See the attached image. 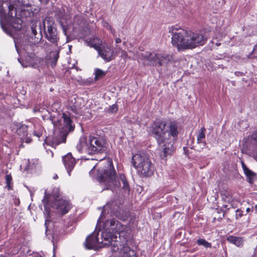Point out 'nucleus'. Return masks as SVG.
Listing matches in <instances>:
<instances>
[{
    "mask_svg": "<svg viewBox=\"0 0 257 257\" xmlns=\"http://www.w3.org/2000/svg\"><path fill=\"white\" fill-rule=\"evenodd\" d=\"M152 133L163 150L160 153V157L165 159L174 150L173 145L178 135V125L175 122L167 123L164 120H157L152 125Z\"/></svg>",
    "mask_w": 257,
    "mask_h": 257,
    "instance_id": "obj_1",
    "label": "nucleus"
},
{
    "mask_svg": "<svg viewBox=\"0 0 257 257\" xmlns=\"http://www.w3.org/2000/svg\"><path fill=\"white\" fill-rule=\"evenodd\" d=\"M168 32L172 35V45L179 51L202 46L206 41L202 35L188 31L177 26L169 27Z\"/></svg>",
    "mask_w": 257,
    "mask_h": 257,
    "instance_id": "obj_2",
    "label": "nucleus"
},
{
    "mask_svg": "<svg viewBox=\"0 0 257 257\" xmlns=\"http://www.w3.org/2000/svg\"><path fill=\"white\" fill-rule=\"evenodd\" d=\"M76 148L80 153L90 155L102 153L106 150V143L103 138L96 135H90L88 138L83 136L80 138Z\"/></svg>",
    "mask_w": 257,
    "mask_h": 257,
    "instance_id": "obj_3",
    "label": "nucleus"
},
{
    "mask_svg": "<svg viewBox=\"0 0 257 257\" xmlns=\"http://www.w3.org/2000/svg\"><path fill=\"white\" fill-rule=\"evenodd\" d=\"M97 236L98 233L94 231L86 238L84 245L87 249H96L104 246L110 245L113 251L115 252L119 250L118 242L116 240H113L114 238H116L115 236H111L106 232H102L100 238H98Z\"/></svg>",
    "mask_w": 257,
    "mask_h": 257,
    "instance_id": "obj_4",
    "label": "nucleus"
},
{
    "mask_svg": "<svg viewBox=\"0 0 257 257\" xmlns=\"http://www.w3.org/2000/svg\"><path fill=\"white\" fill-rule=\"evenodd\" d=\"M107 166L104 170H101L98 176V180L100 183H104L106 185L111 187L117 186V183L121 185L122 184V188L125 190L129 191L130 187L128 183L123 174H120L116 180V172L114 169L111 161H108Z\"/></svg>",
    "mask_w": 257,
    "mask_h": 257,
    "instance_id": "obj_5",
    "label": "nucleus"
},
{
    "mask_svg": "<svg viewBox=\"0 0 257 257\" xmlns=\"http://www.w3.org/2000/svg\"><path fill=\"white\" fill-rule=\"evenodd\" d=\"M124 229H125L127 233L129 234L131 231L130 228L124 227L118 221L113 219L107 220L104 223L103 230L102 232H106L107 234H110L111 236H115L116 238H114L113 240H116L118 242V247L119 248V245L121 246L120 244L121 236H124L125 243L129 238L128 235H125Z\"/></svg>",
    "mask_w": 257,
    "mask_h": 257,
    "instance_id": "obj_6",
    "label": "nucleus"
},
{
    "mask_svg": "<svg viewBox=\"0 0 257 257\" xmlns=\"http://www.w3.org/2000/svg\"><path fill=\"white\" fill-rule=\"evenodd\" d=\"M132 162L139 173L143 176H150L154 173V166L149 157L144 153H138L133 156Z\"/></svg>",
    "mask_w": 257,
    "mask_h": 257,
    "instance_id": "obj_7",
    "label": "nucleus"
},
{
    "mask_svg": "<svg viewBox=\"0 0 257 257\" xmlns=\"http://www.w3.org/2000/svg\"><path fill=\"white\" fill-rule=\"evenodd\" d=\"M171 57L163 53L146 52L140 54L138 61H143L145 65L164 66L170 60Z\"/></svg>",
    "mask_w": 257,
    "mask_h": 257,
    "instance_id": "obj_8",
    "label": "nucleus"
},
{
    "mask_svg": "<svg viewBox=\"0 0 257 257\" xmlns=\"http://www.w3.org/2000/svg\"><path fill=\"white\" fill-rule=\"evenodd\" d=\"M46 28H45L46 38L51 43L57 45V43L59 40V38L54 22L47 20L46 21Z\"/></svg>",
    "mask_w": 257,
    "mask_h": 257,
    "instance_id": "obj_9",
    "label": "nucleus"
},
{
    "mask_svg": "<svg viewBox=\"0 0 257 257\" xmlns=\"http://www.w3.org/2000/svg\"><path fill=\"white\" fill-rule=\"evenodd\" d=\"M30 47L31 48V46H30ZM24 49L26 52L25 59L22 61L20 59H19L18 61L24 67H27L29 66L34 67L37 62H39V60L34 53L31 52L29 51V46H27L26 47H24Z\"/></svg>",
    "mask_w": 257,
    "mask_h": 257,
    "instance_id": "obj_10",
    "label": "nucleus"
},
{
    "mask_svg": "<svg viewBox=\"0 0 257 257\" xmlns=\"http://www.w3.org/2000/svg\"><path fill=\"white\" fill-rule=\"evenodd\" d=\"M52 207L56 209L58 213L64 215L68 212L71 205L68 201L60 198L52 202Z\"/></svg>",
    "mask_w": 257,
    "mask_h": 257,
    "instance_id": "obj_11",
    "label": "nucleus"
},
{
    "mask_svg": "<svg viewBox=\"0 0 257 257\" xmlns=\"http://www.w3.org/2000/svg\"><path fill=\"white\" fill-rule=\"evenodd\" d=\"M97 51L99 56L105 62H109L113 59V51L110 46L101 44Z\"/></svg>",
    "mask_w": 257,
    "mask_h": 257,
    "instance_id": "obj_12",
    "label": "nucleus"
},
{
    "mask_svg": "<svg viewBox=\"0 0 257 257\" xmlns=\"http://www.w3.org/2000/svg\"><path fill=\"white\" fill-rule=\"evenodd\" d=\"M6 5L8 7L9 12L8 14V17L14 19V22L12 24L13 27L17 30H20L22 28L21 24L22 20L18 18H14L17 15L16 10H14V6L13 5H9L8 3H6Z\"/></svg>",
    "mask_w": 257,
    "mask_h": 257,
    "instance_id": "obj_13",
    "label": "nucleus"
},
{
    "mask_svg": "<svg viewBox=\"0 0 257 257\" xmlns=\"http://www.w3.org/2000/svg\"><path fill=\"white\" fill-rule=\"evenodd\" d=\"M63 161L67 172L70 176V172L75 166L76 163L75 159L73 158L71 153H68L63 157Z\"/></svg>",
    "mask_w": 257,
    "mask_h": 257,
    "instance_id": "obj_14",
    "label": "nucleus"
},
{
    "mask_svg": "<svg viewBox=\"0 0 257 257\" xmlns=\"http://www.w3.org/2000/svg\"><path fill=\"white\" fill-rule=\"evenodd\" d=\"M39 32L36 30V26L33 25L31 27L32 35L29 39V42L32 44L36 45L40 42L42 38L40 27L38 28Z\"/></svg>",
    "mask_w": 257,
    "mask_h": 257,
    "instance_id": "obj_15",
    "label": "nucleus"
},
{
    "mask_svg": "<svg viewBox=\"0 0 257 257\" xmlns=\"http://www.w3.org/2000/svg\"><path fill=\"white\" fill-rule=\"evenodd\" d=\"M16 133L23 141H25L27 143L31 142V139L27 137L28 127L27 125L25 124H20V126L16 130Z\"/></svg>",
    "mask_w": 257,
    "mask_h": 257,
    "instance_id": "obj_16",
    "label": "nucleus"
},
{
    "mask_svg": "<svg viewBox=\"0 0 257 257\" xmlns=\"http://www.w3.org/2000/svg\"><path fill=\"white\" fill-rule=\"evenodd\" d=\"M114 204L115 203L114 202L108 203L103 207V209L101 213V214L99 219H98L96 227H97L98 224L100 223V222H101V220L104 217V214L106 212H107L108 213L110 212L111 214L116 215L115 211V205Z\"/></svg>",
    "mask_w": 257,
    "mask_h": 257,
    "instance_id": "obj_17",
    "label": "nucleus"
},
{
    "mask_svg": "<svg viewBox=\"0 0 257 257\" xmlns=\"http://www.w3.org/2000/svg\"><path fill=\"white\" fill-rule=\"evenodd\" d=\"M123 246L120 249L119 257H136V252L134 250L122 243Z\"/></svg>",
    "mask_w": 257,
    "mask_h": 257,
    "instance_id": "obj_18",
    "label": "nucleus"
},
{
    "mask_svg": "<svg viewBox=\"0 0 257 257\" xmlns=\"http://www.w3.org/2000/svg\"><path fill=\"white\" fill-rule=\"evenodd\" d=\"M44 206V209H45V212L44 215H45L46 219H45V226L46 227V231H47L48 230V226L47 224L49 222V220L48 218V217L49 216L50 214V208L49 206V201L47 197V195L46 194V191L45 192V196L42 200Z\"/></svg>",
    "mask_w": 257,
    "mask_h": 257,
    "instance_id": "obj_19",
    "label": "nucleus"
},
{
    "mask_svg": "<svg viewBox=\"0 0 257 257\" xmlns=\"http://www.w3.org/2000/svg\"><path fill=\"white\" fill-rule=\"evenodd\" d=\"M62 118L65 129L69 132L73 131L74 125L72 124V120L70 116L67 114L63 113Z\"/></svg>",
    "mask_w": 257,
    "mask_h": 257,
    "instance_id": "obj_20",
    "label": "nucleus"
},
{
    "mask_svg": "<svg viewBox=\"0 0 257 257\" xmlns=\"http://www.w3.org/2000/svg\"><path fill=\"white\" fill-rule=\"evenodd\" d=\"M101 42L102 41L99 38L95 37L88 41L87 45L90 47L94 48L97 51V50L101 45Z\"/></svg>",
    "mask_w": 257,
    "mask_h": 257,
    "instance_id": "obj_21",
    "label": "nucleus"
},
{
    "mask_svg": "<svg viewBox=\"0 0 257 257\" xmlns=\"http://www.w3.org/2000/svg\"><path fill=\"white\" fill-rule=\"evenodd\" d=\"M228 241L232 243L236 246L240 247L243 245V239L240 237H236L230 235L227 238Z\"/></svg>",
    "mask_w": 257,
    "mask_h": 257,
    "instance_id": "obj_22",
    "label": "nucleus"
},
{
    "mask_svg": "<svg viewBox=\"0 0 257 257\" xmlns=\"http://www.w3.org/2000/svg\"><path fill=\"white\" fill-rule=\"evenodd\" d=\"M58 58L59 51L57 50L51 51L50 53L49 56H48V59H50L52 62V65L54 66H55Z\"/></svg>",
    "mask_w": 257,
    "mask_h": 257,
    "instance_id": "obj_23",
    "label": "nucleus"
},
{
    "mask_svg": "<svg viewBox=\"0 0 257 257\" xmlns=\"http://www.w3.org/2000/svg\"><path fill=\"white\" fill-rule=\"evenodd\" d=\"M221 196L224 201L230 203L232 200V197L230 191L224 190L221 193Z\"/></svg>",
    "mask_w": 257,
    "mask_h": 257,
    "instance_id": "obj_24",
    "label": "nucleus"
},
{
    "mask_svg": "<svg viewBox=\"0 0 257 257\" xmlns=\"http://www.w3.org/2000/svg\"><path fill=\"white\" fill-rule=\"evenodd\" d=\"M241 166L244 174L249 178L250 183H252L251 180L252 178L254 177V174L245 166L243 162H241Z\"/></svg>",
    "mask_w": 257,
    "mask_h": 257,
    "instance_id": "obj_25",
    "label": "nucleus"
},
{
    "mask_svg": "<svg viewBox=\"0 0 257 257\" xmlns=\"http://www.w3.org/2000/svg\"><path fill=\"white\" fill-rule=\"evenodd\" d=\"M205 128L201 127L197 136V142H205Z\"/></svg>",
    "mask_w": 257,
    "mask_h": 257,
    "instance_id": "obj_26",
    "label": "nucleus"
},
{
    "mask_svg": "<svg viewBox=\"0 0 257 257\" xmlns=\"http://www.w3.org/2000/svg\"><path fill=\"white\" fill-rule=\"evenodd\" d=\"M60 193L59 190L58 188H54L51 193V196L50 199L53 201V202L55 200H58V199H60Z\"/></svg>",
    "mask_w": 257,
    "mask_h": 257,
    "instance_id": "obj_27",
    "label": "nucleus"
},
{
    "mask_svg": "<svg viewBox=\"0 0 257 257\" xmlns=\"http://www.w3.org/2000/svg\"><path fill=\"white\" fill-rule=\"evenodd\" d=\"M196 242L198 245L203 246L206 248H211L212 246L211 243L208 242L205 239L203 238H199L197 240Z\"/></svg>",
    "mask_w": 257,
    "mask_h": 257,
    "instance_id": "obj_28",
    "label": "nucleus"
},
{
    "mask_svg": "<svg viewBox=\"0 0 257 257\" xmlns=\"http://www.w3.org/2000/svg\"><path fill=\"white\" fill-rule=\"evenodd\" d=\"M206 146V143L205 142H197L196 145L194 146V150L197 152H200Z\"/></svg>",
    "mask_w": 257,
    "mask_h": 257,
    "instance_id": "obj_29",
    "label": "nucleus"
},
{
    "mask_svg": "<svg viewBox=\"0 0 257 257\" xmlns=\"http://www.w3.org/2000/svg\"><path fill=\"white\" fill-rule=\"evenodd\" d=\"M7 186L9 190L13 189L12 177L11 174H7L6 176Z\"/></svg>",
    "mask_w": 257,
    "mask_h": 257,
    "instance_id": "obj_30",
    "label": "nucleus"
},
{
    "mask_svg": "<svg viewBox=\"0 0 257 257\" xmlns=\"http://www.w3.org/2000/svg\"><path fill=\"white\" fill-rule=\"evenodd\" d=\"M15 3L17 7L29 6L28 0H15Z\"/></svg>",
    "mask_w": 257,
    "mask_h": 257,
    "instance_id": "obj_31",
    "label": "nucleus"
},
{
    "mask_svg": "<svg viewBox=\"0 0 257 257\" xmlns=\"http://www.w3.org/2000/svg\"><path fill=\"white\" fill-rule=\"evenodd\" d=\"M102 25L103 27L105 28L106 29L110 31L112 34L114 36L115 35V30L113 29L112 27L106 21H103L102 22Z\"/></svg>",
    "mask_w": 257,
    "mask_h": 257,
    "instance_id": "obj_32",
    "label": "nucleus"
},
{
    "mask_svg": "<svg viewBox=\"0 0 257 257\" xmlns=\"http://www.w3.org/2000/svg\"><path fill=\"white\" fill-rule=\"evenodd\" d=\"M95 78L98 79L104 77L106 73L100 69H96L95 70Z\"/></svg>",
    "mask_w": 257,
    "mask_h": 257,
    "instance_id": "obj_33",
    "label": "nucleus"
},
{
    "mask_svg": "<svg viewBox=\"0 0 257 257\" xmlns=\"http://www.w3.org/2000/svg\"><path fill=\"white\" fill-rule=\"evenodd\" d=\"M257 57V45L254 46V48L250 55L247 56L248 59H251Z\"/></svg>",
    "mask_w": 257,
    "mask_h": 257,
    "instance_id": "obj_34",
    "label": "nucleus"
},
{
    "mask_svg": "<svg viewBox=\"0 0 257 257\" xmlns=\"http://www.w3.org/2000/svg\"><path fill=\"white\" fill-rule=\"evenodd\" d=\"M118 110V108L116 105L113 104L109 106L108 108V111L110 113H115Z\"/></svg>",
    "mask_w": 257,
    "mask_h": 257,
    "instance_id": "obj_35",
    "label": "nucleus"
},
{
    "mask_svg": "<svg viewBox=\"0 0 257 257\" xmlns=\"http://www.w3.org/2000/svg\"><path fill=\"white\" fill-rule=\"evenodd\" d=\"M243 216L242 211L240 209H237L235 211V219H238Z\"/></svg>",
    "mask_w": 257,
    "mask_h": 257,
    "instance_id": "obj_36",
    "label": "nucleus"
},
{
    "mask_svg": "<svg viewBox=\"0 0 257 257\" xmlns=\"http://www.w3.org/2000/svg\"><path fill=\"white\" fill-rule=\"evenodd\" d=\"M71 109L75 114L79 115L82 114V111L79 108H77L75 106L72 107Z\"/></svg>",
    "mask_w": 257,
    "mask_h": 257,
    "instance_id": "obj_37",
    "label": "nucleus"
},
{
    "mask_svg": "<svg viewBox=\"0 0 257 257\" xmlns=\"http://www.w3.org/2000/svg\"><path fill=\"white\" fill-rule=\"evenodd\" d=\"M43 130L42 128H39L37 131H34V135L38 138H40L42 135Z\"/></svg>",
    "mask_w": 257,
    "mask_h": 257,
    "instance_id": "obj_38",
    "label": "nucleus"
},
{
    "mask_svg": "<svg viewBox=\"0 0 257 257\" xmlns=\"http://www.w3.org/2000/svg\"><path fill=\"white\" fill-rule=\"evenodd\" d=\"M250 156L256 161H257V147L252 151L250 153Z\"/></svg>",
    "mask_w": 257,
    "mask_h": 257,
    "instance_id": "obj_39",
    "label": "nucleus"
},
{
    "mask_svg": "<svg viewBox=\"0 0 257 257\" xmlns=\"http://www.w3.org/2000/svg\"><path fill=\"white\" fill-rule=\"evenodd\" d=\"M120 57L123 59H126L127 57V53L125 50H121Z\"/></svg>",
    "mask_w": 257,
    "mask_h": 257,
    "instance_id": "obj_40",
    "label": "nucleus"
},
{
    "mask_svg": "<svg viewBox=\"0 0 257 257\" xmlns=\"http://www.w3.org/2000/svg\"><path fill=\"white\" fill-rule=\"evenodd\" d=\"M257 138V132L254 133L252 134L251 136V139L255 140Z\"/></svg>",
    "mask_w": 257,
    "mask_h": 257,
    "instance_id": "obj_41",
    "label": "nucleus"
},
{
    "mask_svg": "<svg viewBox=\"0 0 257 257\" xmlns=\"http://www.w3.org/2000/svg\"><path fill=\"white\" fill-rule=\"evenodd\" d=\"M49 46V44L47 43V42H45V43L43 44V47L45 50L48 49V47Z\"/></svg>",
    "mask_w": 257,
    "mask_h": 257,
    "instance_id": "obj_42",
    "label": "nucleus"
},
{
    "mask_svg": "<svg viewBox=\"0 0 257 257\" xmlns=\"http://www.w3.org/2000/svg\"><path fill=\"white\" fill-rule=\"evenodd\" d=\"M49 142V138H46L45 139V141H44V143L43 144V145H44L45 144H46L47 145H50V142Z\"/></svg>",
    "mask_w": 257,
    "mask_h": 257,
    "instance_id": "obj_43",
    "label": "nucleus"
},
{
    "mask_svg": "<svg viewBox=\"0 0 257 257\" xmlns=\"http://www.w3.org/2000/svg\"><path fill=\"white\" fill-rule=\"evenodd\" d=\"M235 75L237 76H242V75H243V73L239 72V71H236L235 72Z\"/></svg>",
    "mask_w": 257,
    "mask_h": 257,
    "instance_id": "obj_44",
    "label": "nucleus"
},
{
    "mask_svg": "<svg viewBox=\"0 0 257 257\" xmlns=\"http://www.w3.org/2000/svg\"><path fill=\"white\" fill-rule=\"evenodd\" d=\"M61 26L62 27V29H63V32L64 33V34L65 35H66V31H67V29L65 28V27L64 26H63L62 24H61Z\"/></svg>",
    "mask_w": 257,
    "mask_h": 257,
    "instance_id": "obj_45",
    "label": "nucleus"
},
{
    "mask_svg": "<svg viewBox=\"0 0 257 257\" xmlns=\"http://www.w3.org/2000/svg\"><path fill=\"white\" fill-rule=\"evenodd\" d=\"M115 41L116 44H118V43H120L121 41L120 39L117 38L115 39Z\"/></svg>",
    "mask_w": 257,
    "mask_h": 257,
    "instance_id": "obj_46",
    "label": "nucleus"
},
{
    "mask_svg": "<svg viewBox=\"0 0 257 257\" xmlns=\"http://www.w3.org/2000/svg\"><path fill=\"white\" fill-rule=\"evenodd\" d=\"M2 27L3 29V30H4V31L7 33H8V31H7V30L6 28L4 26H3L2 24Z\"/></svg>",
    "mask_w": 257,
    "mask_h": 257,
    "instance_id": "obj_47",
    "label": "nucleus"
},
{
    "mask_svg": "<svg viewBox=\"0 0 257 257\" xmlns=\"http://www.w3.org/2000/svg\"><path fill=\"white\" fill-rule=\"evenodd\" d=\"M223 207L225 208L226 210H228L229 209V208H228V205H224L223 206Z\"/></svg>",
    "mask_w": 257,
    "mask_h": 257,
    "instance_id": "obj_48",
    "label": "nucleus"
},
{
    "mask_svg": "<svg viewBox=\"0 0 257 257\" xmlns=\"http://www.w3.org/2000/svg\"><path fill=\"white\" fill-rule=\"evenodd\" d=\"M250 211V208L248 207L246 209V213H248Z\"/></svg>",
    "mask_w": 257,
    "mask_h": 257,
    "instance_id": "obj_49",
    "label": "nucleus"
},
{
    "mask_svg": "<svg viewBox=\"0 0 257 257\" xmlns=\"http://www.w3.org/2000/svg\"><path fill=\"white\" fill-rule=\"evenodd\" d=\"M34 111H35V112L36 111H40V110L39 109H37L36 107H35L34 108Z\"/></svg>",
    "mask_w": 257,
    "mask_h": 257,
    "instance_id": "obj_50",
    "label": "nucleus"
},
{
    "mask_svg": "<svg viewBox=\"0 0 257 257\" xmlns=\"http://www.w3.org/2000/svg\"><path fill=\"white\" fill-rule=\"evenodd\" d=\"M33 257H42V256L40 254H36L34 255V256Z\"/></svg>",
    "mask_w": 257,
    "mask_h": 257,
    "instance_id": "obj_51",
    "label": "nucleus"
},
{
    "mask_svg": "<svg viewBox=\"0 0 257 257\" xmlns=\"http://www.w3.org/2000/svg\"><path fill=\"white\" fill-rule=\"evenodd\" d=\"M57 178H58V176H57V175L55 174V175L54 176V177H53V179H57Z\"/></svg>",
    "mask_w": 257,
    "mask_h": 257,
    "instance_id": "obj_52",
    "label": "nucleus"
},
{
    "mask_svg": "<svg viewBox=\"0 0 257 257\" xmlns=\"http://www.w3.org/2000/svg\"><path fill=\"white\" fill-rule=\"evenodd\" d=\"M39 1L41 3H43V2H47V0H39Z\"/></svg>",
    "mask_w": 257,
    "mask_h": 257,
    "instance_id": "obj_53",
    "label": "nucleus"
},
{
    "mask_svg": "<svg viewBox=\"0 0 257 257\" xmlns=\"http://www.w3.org/2000/svg\"><path fill=\"white\" fill-rule=\"evenodd\" d=\"M1 13H4V12H3V9H1Z\"/></svg>",
    "mask_w": 257,
    "mask_h": 257,
    "instance_id": "obj_54",
    "label": "nucleus"
},
{
    "mask_svg": "<svg viewBox=\"0 0 257 257\" xmlns=\"http://www.w3.org/2000/svg\"><path fill=\"white\" fill-rule=\"evenodd\" d=\"M55 256V253H54L53 257H54Z\"/></svg>",
    "mask_w": 257,
    "mask_h": 257,
    "instance_id": "obj_55",
    "label": "nucleus"
},
{
    "mask_svg": "<svg viewBox=\"0 0 257 257\" xmlns=\"http://www.w3.org/2000/svg\"><path fill=\"white\" fill-rule=\"evenodd\" d=\"M44 25L45 27H46L45 26V22L44 23Z\"/></svg>",
    "mask_w": 257,
    "mask_h": 257,
    "instance_id": "obj_56",
    "label": "nucleus"
}]
</instances>
